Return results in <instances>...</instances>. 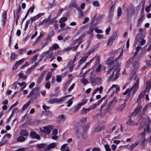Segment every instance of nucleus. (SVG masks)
I'll return each mask as SVG.
<instances>
[{"mask_svg":"<svg viewBox=\"0 0 151 151\" xmlns=\"http://www.w3.org/2000/svg\"><path fill=\"white\" fill-rule=\"evenodd\" d=\"M114 68V66H111L106 72V75L110 81L115 80L119 77V70Z\"/></svg>","mask_w":151,"mask_h":151,"instance_id":"1","label":"nucleus"},{"mask_svg":"<svg viewBox=\"0 0 151 151\" xmlns=\"http://www.w3.org/2000/svg\"><path fill=\"white\" fill-rule=\"evenodd\" d=\"M85 36V34H82L77 39L75 42L73 43V45H76V47H73L72 48L74 50H75L77 49L78 46L81 44L82 42V40L83 38H84Z\"/></svg>","mask_w":151,"mask_h":151,"instance_id":"2","label":"nucleus"},{"mask_svg":"<svg viewBox=\"0 0 151 151\" xmlns=\"http://www.w3.org/2000/svg\"><path fill=\"white\" fill-rule=\"evenodd\" d=\"M120 90V88L119 86L117 85H113L111 87L109 90L108 93L112 92L113 93L111 95L112 96L114 93H116V94H117L118 92Z\"/></svg>","mask_w":151,"mask_h":151,"instance_id":"3","label":"nucleus"},{"mask_svg":"<svg viewBox=\"0 0 151 151\" xmlns=\"http://www.w3.org/2000/svg\"><path fill=\"white\" fill-rule=\"evenodd\" d=\"M90 80L92 85H95L96 84H99L101 82V78L99 77H91Z\"/></svg>","mask_w":151,"mask_h":151,"instance_id":"4","label":"nucleus"},{"mask_svg":"<svg viewBox=\"0 0 151 151\" xmlns=\"http://www.w3.org/2000/svg\"><path fill=\"white\" fill-rule=\"evenodd\" d=\"M139 80H137L136 83L130 88V91H132V94H133L137 91L139 87Z\"/></svg>","mask_w":151,"mask_h":151,"instance_id":"5","label":"nucleus"},{"mask_svg":"<svg viewBox=\"0 0 151 151\" xmlns=\"http://www.w3.org/2000/svg\"><path fill=\"white\" fill-rule=\"evenodd\" d=\"M63 100H64L63 97H62L60 98H52L48 101V103L50 104H53L55 103L60 102Z\"/></svg>","mask_w":151,"mask_h":151,"instance_id":"6","label":"nucleus"},{"mask_svg":"<svg viewBox=\"0 0 151 151\" xmlns=\"http://www.w3.org/2000/svg\"><path fill=\"white\" fill-rule=\"evenodd\" d=\"M39 92L38 90L37 89H34L32 91L30 92L29 95V96H33L32 98L35 99L39 95Z\"/></svg>","mask_w":151,"mask_h":151,"instance_id":"7","label":"nucleus"},{"mask_svg":"<svg viewBox=\"0 0 151 151\" xmlns=\"http://www.w3.org/2000/svg\"><path fill=\"white\" fill-rule=\"evenodd\" d=\"M146 130V132H150V126L149 125H146L145 127L144 128V131L143 132L139 134V138L143 137H145Z\"/></svg>","mask_w":151,"mask_h":151,"instance_id":"8","label":"nucleus"},{"mask_svg":"<svg viewBox=\"0 0 151 151\" xmlns=\"http://www.w3.org/2000/svg\"><path fill=\"white\" fill-rule=\"evenodd\" d=\"M53 126L52 125H48L43 127V132L45 134H48L51 132L50 128L52 129Z\"/></svg>","mask_w":151,"mask_h":151,"instance_id":"9","label":"nucleus"},{"mask_svg":"<svg viewBox=\"0 0 151 151\" xmlns=\"http://www.w3.org/2000/svg\"><path fill=\"white\" fill-rule=\"evenodd\" d=\"M45 14V13H39L35 16L31 17L30 19L31 20L32 22L33 21L37 20L41 17L43 16Z\"/></svg>","mask_w":151,"mask_h":151,"instance_id":"10","label":"nucleus"},{"mask_svg":"<svg viewBox=\"0 0 151 151\" xmlns=\"http://www.w3.org/2000/svg\"><path fill=\"white\" fill-rule=\"evenodd\" d=\"M30 136L32 138L39 139L40 138L39 135L35 132H32L30 133Z\"/></svg>","mask_w":151,"mask_h":151,"instance_id":"11","label":"nucleus"},{"mask_svg":"<svg viewBox=\"0 0 151 151\" xmlns=\"http://www.w3.org/2000/svg\"><path fill=\"white\" fill-rule=\"evenodd\" d=\"M88 57V56H85L83 57H82L81 59L80 60L79 62H78V67L80 65H81L82 64L84 63L86 61V60L87 59V58Z\"/></svg>","mask_w":151,"mask_h":151,"instance_id":"12","label":"nucleus"},{"mask_svg":"<svg viewBox=\"0 0 151 151\" xmlns=\"http://www.w3.org/2000/svg\"><path fill=\"white\" fill-rule=\"evenodd\" d=\"M72 5L74 7L76 8L78 12V14L80 17H83V14L81 10L80 9L79 7H77L76 6L75 4H72Z\"/></svg>","mask_w":151,"mask_h":151,"instance_id":"13","label":"nucleus"},{"mask_svg":"<svg viewBox=\"0 0 151 151\" xmlns=\"http://www.w3.org/2000/svg\"><path fill=\"white\" fill-rule=\"evenodd\" d=\"M115 39V36H113L111 37L109 40V41L107 43V45L108 46H111L113 43Z\"/></svg>","mask_w":151,"mask_h":151,"instance_id":"14","label":"nucleus"},{"mask_svg":"<svg viewBox=\"0 0 151 151\" xmlns=\"http://www.w3.org/2000/svg\"><path fill=\"white\" fill-rule=\"evenodd\" d=\"M142 108H141L140 106H138L137 108L134 110L133 112V114L135 115L137 114L141 110Z\"/></svg>","mask_w":151,"mask_h":151,"instance_id":"15","label":"nucleus"},{"mask_svg":"<svg viewBox=\"0 0 151 151\" xmlns=\"http://www.w3.org/2000/svg\"><path fill=\"white\" fill-rule=\"evenodd\" d=\"M123 53V49H122V51L121 52L120 54V55H119V56H118V57L116 58V61H114V60L111 63V64L112 65V64H116V63L117 61H118V60H118L119 59V58H120L122 55Z\"/></svg>","mask_w":151,"mask_h":151,"instance_id":"16","label":"nucleus"},{"mask_svg":"<svg viewBox=\"0 0 151 151\" xmlns=\"http://www.w3.org/2000/svg\"><path fill=\"white\" fill-rule=\"evenodd\" d=\"M151 88V81H149L147 82V86L145 91H149Z\"/></svg>","mask_w":151,"mask_h":151,"instance_id":"17","label":"nucleus"},{"mask_svg":"<svg viewBox=\"0 0 151 151\" xmlns=\"http://www.w3.org/2000/svg\"><path fill=\"white\" fill-rule=\"evenodd\" d=\"M127 123L128 124L132 126H133L137 125V123H136L134 121L131 120V119H130L127 122Z\"/></svg>","mask_w":151,"mask_h":151,"instance_id":"18","label":"nucleus"},{"mask_svg":"<svg viewBox=\"0 0 151 151\" xmlns=\"http://www.w3.org/2000/svg\"><path fill=\"white\" fill-rule=\"evenodd\" d=\"M22 71H21L18 74V76L19 77L22 79H26L27 76L26 75H24V74L22 73Z\"/></svg>","mask_w":151,"mask_h":151,"instance_id":"19","label":"nucleus"},{"mask_svg":"<svg viewBox=\"0 0 151 151\" xmlns=\"http://www.w3.org/2000/svg\"><path fill=\"white\" fill-rule=\"evenodd\" d=\"M59 122H63L65 120V117L64 115H61L59 116L57 118Z\"/></svg>","mask_w":151,"mask_h":151,"instance_id":"20","label":"nucleus"},{"mask_svg":"<svg viewBox=\"0 0 151 151\" xmlns=\"http://www.w3.org/2000/svg\"><path fill=\"white\" fill-rule=\"evenodd\" d=\"M31 101H32V100L28 101L27 103L25 104L22 107V111L25 110V109L27 108V107L29 106L30 103Z\"/></svg>","mask_w":151,"mask_h":151,"instance_id":"21","label":"nucleus"},{"mask_svg":"<svg viewBox=\"0 0 151 151\" xmlns=\"http://www.w3.org/2000/svg\"><path fill=\"white\" fill-rule=\"evenodd\" d=\"M53 53V52L51 51V50L50 49L47 53L48 55L46 57L48 58H51L52 56Z\"/></svg>","mask_w":151,"mask_h":151,"instance_id":"22","label":"nucleus"},{"mask_svg":"<svg viewBox=\"0 0 151 151\" xmlns=\"http://www.w3.org/2000/svg\"><path fill=\"white\" fill-rule=\"evenodd\" d=\"M146 91L145 90L141 92L139 95L138 98V100H140L144 96L145 94Z\"/></svg>","mask_w":151,"mask_h":151,"instance_id":"23","label":"nucleus"},{"mask_svg":"<svg viewBox=\"0 0 151 151\" xmlns=\"http://www.w3.org/2000/svg\"><path fill=\"white\" fill-rule=\"evenodd\" d=\"M24 59L22 58L18 61H17L16 63L15 67L16 68L19 65H20L21 63L23 62L24 61Z\"/></svg>","mask_w":151,"mask_h":151,"instance_id":"24","label":"nucleus"},{"mask_svg":"<svg viewBox=\"0 0 151 151\" xmlns=\"http://www.w3.org/2000/svg\"><path fill=\"white\" fill-rule=\"evenodd\" d=\"M20 134L21 136H26L28 134L26 131L22 130L20 132Z\"/></svg>","mask_w":151,"mask_h":151,"instance_id":"25","label":"nucleus"},{"mask_svg":"<svg viewBox=\"0 0 151 151\" xmlns=\"http://www.w3.org/2000/svg\"><path fill=\"white\" fill-rule=\"evenodd\" d=\"M56 146V143H52L48 145L47 146V147L48 149H50L54 148Z\"/></svg>","mask_w":151,"mask_h":151,"instance_id":"26","label":"nucleus"},{"mask_svg":"<svg viewBox=\"0 0 151 151\" xmlns=\"http://www.w3.org/2000/svg\"><path fill=\"white\" fill-rule=\"evenodd\" d=\"M17 56V55L14 52H12L10 57V59L11 60H12L14 59Z\"/></svg>","mask_w":151,"mask_h":151,"instance_id":"27","label":"nucleus"},{"mask_svg":"<svg viewBox=\"0 0 151 151\" xmlns=\"http://www.w3.org/2000/svg\"><path fill=\"white\" fill-rule=\"evenodd\" d=\"M138 143V142H136L131 145L129 146L128 149L131 150H133L135 147L137 145Z\"/></svg>","mask_w":151,"mask_h":151,"instance_id":"28","label":"nucleus"},{"mask_svg":"<svg viewBox=\"0 0 151 151\" xmlns=\"http://www.w3.org/2000/svg\"><path fill=\"white\" fill-rule=\"evenodd\" d=\"M25 138L22 136L18 137L17 138V140L18 142H22L25 141Z\"/></svg>","mask_w":151,"mask_h":151,"instance_id":"29","label":"nucleus"},{"mask_svg":"<svg viewBox=\"0 0 151 151\" xmlns=\"http://www.w3.org/2000/svg\"><path fill=\"white\" fill-rule=\"evenodd\" d=\"M55 33L53 30H52L51 32H50L48 35L47 37V39L49 40L54 35Z\"/></svg>","mask_w":151,"mask_h":151,"instance_id":"30","label":"nucleus"},{"mask_svg":"<svg viewBox=\"0 0 151 151\" xmlns=\"http://www.w3.org/2000/svg\"><path fill=\"white\" fill-rule=\"evenodd\" d=\"M134 58H132L128 60L126 63V66L127 67H129V66L132 63V62L133 61Z\"/></svg>","mask_w":151,"mask_h":151,"instance_id":"31","label":"nucleus"},{"mask_svg":"<svg viewBox=\"0 0 151 151\" xmlns=\"http://www.w3.org/2000/svg\"><path fill=\"white\" fill-rule=\"evenodd\" d=\"M52 76V73L50 72H48L47 75L45 80L47 81L50 79Z\"/></svg>","mask_w":151,"mask_h":151,"instance_id":"32","label":"nucleus"},{"mask_svg":"<svg viewBox=\"0 0 151 151\" xmlns=\"http://www.w3.org/2000/svg\"><path fill=\"white\" fill-rule=\"evenodd\" d=\"M126 106L125 103H124L120 106L118 108L119 111H122L125 108Z\"/></svg>","mask_w":151,"mask_h":151,"instance_id":"33","label":"nucleus"},{"mask_svg":"<svg viewBox=\"0 0 151 151\" xmlns=\"http://www.w3.org/2000/svg\"><path fill=\"white\" fill-rule=\"evenodd\" d=\"M143 16H141L140 18L138 19L137 24V25L138 27H139L140 26L141 23L143 21Z\"/></svg>","mask_w":151,"mask_h":151,"instance_id":"34","label":"nucleus"},{"mask_svg":"<svg viewBox=\"0 0 151 151\" xmlns=\"http://www.w3.org/2000/svg\"><path fill=\"white\" fill-rule=\"evenodd\" d=\"M93 5L95 6L99 7L100 6V4L99 2L97 1H93L92 3Z\"/></svg>","mask_w":151,"mask_h":151,"instance_id":"35","label":"nucleus"},{"mask_svg":"<svg viewBox=\"0 0 151 151\" xmlns=\"http://www.w3.org/2000/svg\"><path fill=\"white\" fill-rule=\"evenodd\" d=\"M96 59V57H94V58H92L89 61V62L86 63L84 66L86 68L91 63L92 61H93L94 60Z\"/></svg>","mask_w":151,"mask_h":151,"instance_id":"36","label":"nucleus"},{"mask_svg":"<svg viewBox=\"0 0 151 151\" xmlns=\"http://www.w3.org/2000/svg\"><path fill=\"white\" fill-rule=\"evenodd\" d=\"M81 106L79 103L75 107L74 111L76 112L78 111L80 108Z\"/></svg>","mask_w":151,"mask_h":151,"instance_id":"37","label":"nucleus"},{"mask_svg":"<svg viewBox=\"0 0 151 151\" xmlns=\"http://www.w3.org/2000/svg\"><path fill=\"white\" fill-rule=\"evenodd\" d=\"M94 30V27H90L88 31H86V33H88L89 34H91V35L92 36V33Z\"/></svg>","mask_w":151,"mask_h":151,"instance_id":"38","label":"nucleus"},{"mask_svg":"<svg viewBox=\"0 0 151 151\" xmlns=\"http://www.w3.org/2000/svg\"><path fill=\"white\" fill-rule=\"evenodd\" d=\"M67 20V17H63L60 19L59 22L60 23L64 22L66 21Z\"/></svg>","mask_w":151,"mask_h":151,"instance_id":"39","label":"nucleus"},{"mask_svg":"<svg viewBox=\"0 0 151 151\" xmlns=\"http://www.w3.org/2000/svg\"><path fill=\"white\" fill-rule=\"evenodd\" d=\"M103 17V15H99L98 17L96 19L97 21L99 22L101 21L102 20Z\"/></svg>","mask_w":151,"mask_h":151,"instance_id":"40","label":"nucleus"},{"mask_svg":"<svg viewBox=\"0 0 151 151\" xmlns=\"http://www.w3.org/2000/svg\"><path fill=\"white\" fill-rule=\"evenodd\" d=\"M133 67L135 70H137L138 68V63L137 62H135L133 64Z\"/></svg>","mask_w":151,"mask_h":151,"instance_id":"41","label":"nucleus"},{"mask_svg":"<svg viewBox=\"0 0 151 151\" xmlns=\"http://www.w3.org/2000/svg\"><path fill=\"white\" fill-rule=\"evenodd\" d=\"M73 98H72L71 99H69L67 102V103H68L67 106L69 107L73 103V101L71 100Z\"/></svg>","mask_w":151,"mask_h":151,"instance_id":"42","label":"nucleus"},{"mask_svg":"<svg viewBox=\"0 0 151 151\" xmlns=\"http://www.w3.org/2000/svg\"><path fill=\"white\" fill-rule=\"evenodd\" d=\"M56 81L57 82H60L62 81V78H61L60 75H57L56 76Z\"/></svg>","mask_w":151,"mask_h":151,"instance_id":"43","label":"nucleus"},{"mask_svg":"<svg viewBox=\"0 0 151 151\" xmlns=\"http://www.w3.org/2000/svg\"><path fill=\"white\" fill-rule=\"evenodd\" d=\"M81 82L84 85H86L88 83V81L86 79L83 78L81 80Z\"/></svg>","mask_w":151,"mask_h":151,"instance_id":"44","label":"nucleus"},{"mask_svg":"<svg viewBox=\"0 0 151 151\" xmlns=\"http://www.w3.org/2000/svg\"><path fill=\"white\" fill-rule=\"evenodd\" d=\"M59 47L58 45L57 44H54L52 46V47L50 48V49L52 50L53 49H55Z\"/></svg>","mask_w":151,"mask_h":151,"instance_id":"45","label":"nucleus"},{"mask_svg":"<svg viewBox=\"0 0 151 151\" xmlns=\"http://www.w3.org/2000/svg\"><path fill=\"white\" fill-rule=\"evenodd\" d=\"M25 49H19L17 51L18 53L20 55L22 54L25 51Z\"/></svg>","mask_w":151,"mask_h":151,"instance_id":"46","label":"nucleus"},{"mask_svg":"<svg viewBox=\"0 0 151 151\" xmlns=\"http://www.w3.org/2000/svg\"><path fill=\"white\" fill-rule=\"evenodd\" d=\"M47 72V71L46 70L43 71L40 74L39 77L43 78L44 76Z\"/></svg>","mask_w":151,"mask_h":151,"instance_id":"47","label":"nucleus"},{"mask_svg":"<svg viewBox=\"0 0 151 151\" xmlns=\"http://www.w3.org/2000/svg\"><path fill=\"white\" fill-rule=\"evenodd\" d=\"M88 100V99H83L79 103L81 105V106L84 105L87 101Z\"/></svg>","mask_w":151,"mask_h":151,"instance_id":"48","label":"nucleus"},{"mask_svg":"<svg viewBox=\"0 0 151 151\" xmlns=\"http://www.w3.org/2000/svg\"><path fill=\"white\" fill-rule=\"evenodd\" d=\"M139 142L141 144H142L145 143V138L144 137L140 138Z\"/></svg>","mask_w":151,"mask_h":151,"instance_id":"49","label":"nucleus"},{"mask_svg":"<svg viewBox=\"0 0 151 151\" xmlns=\"http://www.w3.org/2000/svg\"><path fill=\"white\" fill-rule=\"evenodd\" d=\"M50 84L49 82H47L45 85V87L47 89H49L50 87Z\"/></svg>","mask_w":151,"mask_h":151,"instance_id":"50","label":"nucleus"},{"mask_svg":"<svg viewBox=\"0 0 151 151\" xmlns=\"http://www.w3.org/2000/svg\"><path fill=\"white\" fill-rule=\"evenodd\" d=\"M94 30L96 31V32L97 33H101L103 31L101 29H98L97 27H94Z\"/></svg>","mask_w":151,"mask_h":151,"instance_id":"51","label":"nucleus"},{"mask_svg":"<svg viewBox=\"0 0 151 151\" xmlns=\"http://www.w3.org/2000/svg\"><path fill=\"white\" fill-rule=\"evenodd\" d=\"M117 16L119 17L121 14V9L120 7H119L117 10Z\"/></svg>","mask_w":151,"mask_h":151,"instance_id":"52","label":"nucleus"},{"mask_svg":"<svg viewBox=\"0 0 151 151\" xmlns=\"http://www.w3.org/2000/svg\"><path fill=\"white\" fill-rule=\"evenodd\" d=\"M45 144H41L37 145V147L38 148H42L45 147Z\"/></svg>","mask_w":151,"mask_h":151,"instance_id":"53","label":"nucleus"},{"mask_svg":"<svg viewBox=\"0 0 151 151\" xmlns=\"http://www.w3.org/2000/svg\"><path fill=\"white\" fill-rule=\"evenodd\" d=\"M131 91H130V89L128 88L127 90L123 93V94L125 95L128 93V94L129 96L130 95V92Z\"/></svg>","mask_w":151,"mask_h":151,"instance_id":"54","label":"nucleus"},{"mask_svg":"<svg viewBox=\"0 0 151 151\" xmlns=\"http://www.w3.org/2000/svg\"><path fill=\"white\" fill-rule=\"evenodd\" d=\"M151 8V3L150 4L147 6L145 9V11H147V12H149L150 10V9Z\"/></svg>","mask_w":151,"mask_h":151,"instance_id":"55","label":"nucleus"},{"mask_svg":"<svg viewBox=\"0 0 151 151\" xmlns=\"http://www.w3.org/2000/svg\"><path fill=\"white\" fill-rule=\"evenodd\" d=\"M97 106V104H94L90 106L89 107H90V109L91 110L96 108Z\"/></svg>","mask_w":151,"mask_h":151,"instance_id":"56","label":"nucleus"},{"mask_svg":"<svg viewBox=\"0 0 151 151\" xmlns=\"http://www.w3.org/2000/svg\"><path fill=\"white\" fill-rule=\"evenodd\" d=\"M114 10V8L113 7V6L111 7L110 8V11L109 12V14L111 16L113 15V12Z\"/></svg>","mask_w":151,"mask_h":151,"instance_id":"57","label":"nucleus"},{"mask_svg":"<svg viewBox=\"0 0 151 151\" xmlns=\"http://www.w3.org/2000/svg\"><path fill=\"white\" fill-rule=\"evenodd\" d=\"M90 127V124H88L87 125L84 127L83 129V130L84 131H86V130L88 129L89 127Z\"/></svg>","mask_w":151,"mask_h":151,"instance_id":"58","label":"nucleus"},{"mask_svg":"<svg viewBox=\"0 0 151 151\" xmlns=\"http://www.w3.org/2000/svg\"><path fill=\"white\" fill-rule=\"evenodd\" d=\"M146 42V41L142 39L139 42V45H144Z\"/></svg>","mask_w":151,"mask_h":151,"instance_id":"59","label":"nucleus"},{"mask_svg":"<svg viewBox=\"0 0 151 151\" xmlns=\"http://www.w3.org/2000/svg\"><path fill=\"white\" fill-rule=\"evenodd\" d=\"M75 86V84L73 83L72 85L68 88V91L70 92L72 90V89Z\"/></svg>","mask_w":151,"mask_h":151,"instance_id":"60","label":"nucleus"},{"mask_svg":"<svg viewBox=\"0 0 151 151\" xmlns=\"http://www.w3.org/2000/svg\"><path fill=\"white\" fill-rule=\"evenodd\" d=\"M70 82L69 81H67L66 83L65 86L64 88L65 89H67L68 87V86H69Z\"/></svg>","mask_w":151,"mask_h":151,"instance_id":"61","label":"nucleus"},{"mask_svg":"<svg viewBox=\"0 0 151 151\" xmlns=\"http://www.w3.org/2000/svg\"><path fill=\"white\" fill-rule=\"evenodd\" d=\"M35 9L34 8V5H33L32 6L30 7L29 9V10H28V11H29H29H30L32 13L34 11V10Z\"/></svg>","mask_w":151,"mask_h":151,"instance_id":"62","label":"nucleus"},{"mask_svg":"<svg viewBox=\"0 0 151 151\" xmlns=\"http://www.w3.org/2000/svg\"><path fill=\"white\" fill-rule=\"evenodd\" d=\"M42 79V78L39 77L37 81V85L41 83Z\"/></svg>","mask_w":151,"mask_h":151,"instance_id":"63","label":"nucleus"},{"mask_svg":"<svg viewBox=\"0 0 151 151\" xmlns=\"http://www.w3.org/2000/svg\"><path fill=\"white\" fill-rule=\"evenodd\" d=\"M92 151H101V150L99 148L95 147L93 149Z\"/></svg>","mask_w":151,"mask_h":151,"instance_id":"64","label":"nucleus"}]
</instances>
